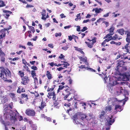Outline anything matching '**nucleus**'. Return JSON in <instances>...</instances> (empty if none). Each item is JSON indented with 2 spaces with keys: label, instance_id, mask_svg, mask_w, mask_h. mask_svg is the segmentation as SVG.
Masks as SVG:
<instances>
[{
  "label": "nucleus",
  "instance_id": "603ef678",
  "mask_svg": "<svg viewBox=\"0 0 130 130\" xmlns=\"http://www.w3.org/2000/svg\"><path fill=\"white\" fill-rule=\"evenodd\" d=\"M45 118L46 119V120L47 121H49V122L51 121V118L50 117H48L46 116L45 117Z\"/></svg>",
  "mask_w": 130,
  "mask_h": 130
},
{
  "label": "nucleus",
  "instance_id": "ea45409f",
  "mask_svg": "<svg viewBox=\"0 0 130 130\" xmlns=\"http://www.w3.org/2000/svg\"><path fill=\"white\" fill-rule=\"evenodd\" d=\"M9 108L11 110L12 109V107L13 106V103L11 102L8 105Z\"/></svg>",
  "mask_w": 130,
  "mask_h": 130
},
{
  "label": "nucleus",
  "instance_id": "f8f14e48",
  "mask_svg": "<svg viewBox=\"0 0 130 130\" xmlns=\"http://www.w3.org/2000/svg\"><path fill=\"white\" fill-rule=\"evenodd\" d=\"M71 91V90L69 87H68V88H67L66 89L65 92L66 95L63 98V99L64 100H66L70 94L71 93L70 91Z\"/></svg>",
  "mask_w": 130,
  "mask_h": 130
},
{
  "label": "nucleus",
  "instance_id": "680f3d73",
  "mask_svg": "<svg viewBox=\"0 0 130 130\" xmlns=\"http://www.w3.org/2000/svg\"><path fill=\"white\" fill-rule=\"evenodd\" d=\"M93 115L91 113H89L88 114V116L89 117V118H90V119H91L93 118Z\"/></svg>",
  "mask_w": 130,
  "mask_h": 130
},
{
  "label": "nucleus",
  "instance_id": "b1692460",
  "mask_svg": "<svg viewBox=\"0 0 130 130\" xmlns=\"http://www.w3.org/2000/svg\"><path fill=\"white\" fill-rule=\"evenodd\" d=\"M123 79L125 81H128L129 80V78L130 76V75H127L126 74H123Z\"/></svg>",
  "mask_w": 130,
  "mask_h": 130
},
{
  "label": "nucleus",
  "instance_id": "58836bf2",
  "mask_svg": "<svg viewBox=\"0 0 130 130\" xmlns=\"http://www.w3.org/2000/svg\"><path fill=\"white\" fill-rule=\"evenodd\" d=\"M78 67L79 68L83 69H88V68L87 67H85V65H82L80 66H79Z\"/></svg>",
  "mask_w": 130,
  "mask_h": 130
},
{
  "label": "nucleus",
  "instance_id": "20e7f679",
  "mask_svg": "<svg viewBox=\"0 0 130 130\" xmlns=\"http://www.w3.org/2000/svg\"><path fill=\"white\" fill-rule=\"evenodd\" d=\"M25 113L27 116L32 117L35 116L36 113L34 110L30 108L27 109L25 111Z\"/></svg>",
  "mask_w": 130,
  "mask_h": 130
},
{
  "label": "nucleus",
  "instance_id": "bb28decb",
  "mask_svg": "<svg viewBox=\"0 0 130 130\" xmlns=\"http://www.w3.org/2000/svg\"><path fill=\"white\" fill-rule=\"evenodd\" d=\"M118 32L122 35H124V32H125L123 28H121L117 30Z\"/></svg>",
  "mask_w": 130,
  "mask_h": 130
},
{
  "label": "nucleus",
  "instance_id": "bf43d9fd",
  "mask_svg": "<svg viewBox=\"0 0 130 130\" xmlns=\"http://www.w3.org/2000/svg\"><path fill=\"white\" fill-rule=\"evenodd\" d=\"M73 36H74L73 39H74L75 42H76V38L77 39H78V37L77 36H75L74 35H73Z\"/></svg>",
  "mask_w": 130,
  "mask_h": 130
},
{
  "label": "nucleus",
  "instance_id": "dca6fc26",
  "mask_svg": "<svg viewBox=\"0 0 130 130\" xmlns=\"http://www.w3.org/2000/svg\"><path fill=\"white\" fill-rule=\"evenodd\" d=\"M112 105H107L105 107V110L106 113L107 111L111 112L112 110Z\"/></svg>",
  "mask_w": 130,
  "mask_h": 130
},
{
  "label": "nucleus",
  "instance_id": "0e129e2a",
  "mask_svg": "<svg viewBox=\"0 0 130 130\" xmlns=\"http://www.w3.org/2000/svg\"><path fill=\"white\" fill-rule=\"evenodd\" d=\"M106 43V42L104 40L103 42L102 43L101 45H102L103 46V47H105V44Z\"/></svg>",
  "mask_w": 130,
  "mask_h": 130
},
{
  "label": "nucleus",
  "instance_id": "393cba45",
  "mask_svg": "<svg viewBox=\"0 0 130 130\" xmlns=\"http://www.w3.org/2000/svg\"><path fill=\"white\" fill-rule=\"evenodd\" d=\"M46 75L48 79H50L52 78V75L51 74L50 72L47 71L46 72Z\"/></svg>",
  "mask_w": 130,
  "mask_h": 130
},
{
  "label": "nucleus",
  "instance_id": "a18cd8bd",
  "mask_svg": "<svg viewBox=\"0 0 130 130\" xmlns=\"http://www.w3.org/2000/svg\"><path fill=\"white\" fill-rule=\"evenodd\" d=\"M31 69L33 70H37V67L35 66H32L31 67Z\"/></svg>",
  "mask_w": 130,
  "mask_h": 130
},
{
  "label": "nucleus",
  "instance_id": "49530a36",
  "mask_svg": "<svg viewBox=\"0 0 130 130\" xmlns=\"http://www.w3.org/2000/svg\"><path fill=\"white\" fill-rule=\"evenodd\" d=\"M87 29V28L86 27H83V29H82L80 31L82 32H84Z\"/></svg>",
  "mask_w": 130,
  "mask_h": 130
},
{
  "label": "nucleus",
  "instance_id": "cd10ccee",
  "mask_svg": "<svg viewBox=\"0 0 130 130\" xmlns=\"http://www.w3.org/2000/svg\"><path fill=\"white\" fill-rule=\"evenodd\" d=\"M2 123L4 124L5 126H8L10 125V123L9 121L5 122L3 120L2 121Z\"/></svg>",
  "mask_w": 130,
  "mask_h": 130
},
{
  "label": "nucleus",
  "instance_id": "2f4dec72",
  "mask_svg": "<svg viewBox=\"0 0 130 130\" xmlns=\"http://www.w3.org/2000/svg\"><path fill=\"white\" fill-rule=\"evenodd\" d=\"M21 97L23 98H24V99H25V100H28V95L26 93H23L22 94H21Z\"/></svg>",
  "mask_w": 130,
  "mask_h": 130
},
{
  "label": "nucleus",
  "instance_id": "864d4df0",
  "mask_svg": "<svg viewBox=\"0 0 130 130\" xmlns=\"http://www.w3.org/2000/svg\"><path fill=\"white\" fill-rule=\"evenodd\" d=\"M60 55V56L59 57V58L60 59H62L64 58L65 57V56L63 55L62 54H61Z\"/></svg>",
  "mask_w": 130,
  "mask_h": 130
},
{
  "label": "nucleus",
  "instance_id": "a19ab883",
  "mask_svg": "<svg viewBox=\"0 0 130 130\" xmlns=\"http://www.w3.org/2000/svg\"><path fill=\"white\" fill-rule=\"evenodd\" d=\"M54 87H52L51 88H49L48 87L47 91H53L54 89Z\"/></svg>",
  "mask_w": 130,
  "mask_h": 130
},
{
  "label": "nucleus",
  "instance_id": "69168bd1",
  "mask_svg": "<svg viewBox=\"0 0 130 130\" xmlns=\"http://www.w3.org/2000/svg\"><path fill=\"white\" fill-rule=\"evenodd\" d=\"M48 46L49 47L53 48V45L52 44H48Z\"/></svg>",
  "mask_w": 130,
  "mask_h": 130
},
{
  "label": "nucleus",
  "instance_id": "c03bdc74",
  "mask_svg": "<svg viewBox=\"0 0 130 130\" xmlns=\"http://www.w3.org/2000/svg\"><path fill=\"white\" fill-rule=\"evenodd\" d=\"M61 36V32L58 33H56L55 34V36L57 37L58 36H60V37Z\"/></svg>",
  "mask_w": 130,
  "mask_h": 130
},
{
  "label": "nucleus",
  "instance_id": "72a5a7b5",
  "mask_svg": "<svg viewBox=\"0 0 130 130\" xmlns=\"http://www.w3.org/2000/svg\"><path fill=\"white\" fill-rule=\"evenodd\" d=\"M18 74L20 75L21 78L24 76V72H23L20 71H19L18 72Z\"/></svg>",
  "mask_w": 130,
  "mask_h": 130
},
{
  "label": "nucleus",
  "instance_id": "4be33fe9",
  "mask_svg": "<svg viewBox=\"0 0 130 130\" xmlns=\"http://www.w3.org/2000/svg\"><path fill=\"white\" fill-rule=\"evenodd\" d=\"M46 106V104L45 102H44L42 101L41 103V105L39 107L41 110H42L44 107Z\"/></svg>",
  "mask_w": 130,
  "mask_h": 130
},
{
  "label": "nucleus",
  "instance_id": "6e6552de",
  "mask_svg": "<svg viewBox=\"0 0 130 130\" xmlns=\"http://www.w3.org/2000/svg\"><path fill=\"white\" fill-rule=\"evenodd\" d=\"M5 53L2 51L1 48H0V57L1 61L4 63L5 61Z\"/></svg>",
  "mask_w": 130,
  "mask_h": 130
},
{
  "label": "nucleus",
  "instance_id": "338daca9",
  "mask_svg": "<svg viewBox=\"0 0 130 130\" xmlns=\"http://www.w3.org/2000/svg\"><path fill=\"white\" fill-rule=\"evenodd\" d=\"M77 28L76 29V30L78 32L80 31V26H77Z\"/></svg>",
  "mask_w": 130,
  "mask_h": 130
},
{
  "label": "nucleus",
  "instance_id": "8fccbe9b",
  "mask_svg": "<svg viewBox=\"0 0 130 130\" xmlns=\"http://www.w3.org/2000/svg\"><path fill=\"white\" fill-rule=\"evenodd\" d=\"M103 23H104V24L106 25V27H108L109 25V23L108 22H106V21H103Z\"/></svg>",
  "mask_w": 130,
  "mask_h": 130
},
{
  "label": "nucleus",
  "instance_id": "a211bd4d",
  "mask_svg": "<svg viewBox=\"0 0 130 130\" xmlns=\"http://www.w3.org/2000/svg\"><path fill=\"white\" fill-rule=\"evenodd\" d=\"M128 43L126 45L124 46V47H123V48L125 49L126 50V52L127 53H130V46H129V43Z\"/></svg>",
  "mask_w": 130,
  "mask_h": 130
},
{
  "label": "nucleus",
  "instance_id": "3c124183",
  "mask_svg": "<svg viewBox=\"0 0 130 130\" xmlns=\"http://www.w3.org/2000/svg\"><path fill=\"white\" fill-rule=\"evenodd\" d=\"M22 62L23 64H27L28 65L29 64L27 63V62L24 59H23L22 60Z\"/></svg>",
  "mask_w": 130,
  "mask_h": 130
},
{
  "label": "nucleus",
  "instance_id": "4468645a",
  "mask_svg": "<svg viewBox=\"0 0 130 130\" xmlns=\"http://www.w3.org/2000/svg\"><path fill=\"white\" fill-rule=\"evenodd\" d=\"M121 106L118 105H116L115 106V109L116 110V112L118 111L120 112L123 110Z\"/></svg>",
  "mask_w": 130,
  "mask_h": 130
},
{
  "label": "nucleus",
  "instance_id": "412c9836",
  "mask_svg": "<svg viewBox=\"0 0 130 130\" xmlns=\"http://www.w3.org/2000/svg\"><path fill=\"white\" fill-rule=\"evenodd\" d=\"M106 113L104 111H102L101 112L100 114L99 115V117L100 120L103 119Z\"/></svg>",
  "mask_w": 130,
  "mask_h": 130
},
{
  "label": "nucleus",
  "instance_id": "f3484780",
  "mask_svg": "<svg viewBox=\"0 0 130 130\" xmlns=\"http://www.w3.org/2000/svg\"><path fill=\"white\" fill-rule=\"evenodd\" d=\"M78 115L79 116V117L82 120H84L85 119L86 115L85 114H83L81 112H79L78 113Z\"/></svg>",
  "mask_w": 130,
  "mask_h": 130
},
{
  "label": "nucleus",
  "instance_id": "7c9ffc66",
  "mask_svg": "<svg viewBox=\"0 0 130 130\" xmlns=\"http://www.w3.org/2000/svg\"><path fill=\"white\" fill-rule=\"evenodd\" d=\"M78 58L81 61H83L85 62H87V57H86L83 58L82 57L79 56L78 57Z\"/></svg>",
  "mask_w": 130,
  "mask_h": 130
},
{
  "label": "nucleus",
  "instance_id": "39448f33",
  "mask_svg": "<svg viewBox=\"0 0 130 130\" xmlns=\"http://www.w3.org/2000/svg\"><path fill=\"white\" fill-rule=\"evenodd\" d=\"M117 61L118 62L117 64V65L116 67L115 70L116 71L120 72V67H123L124 66L125 62L123 61L119 60H118Z\"/></svg>",
  "mask_w": 130,
  "mask_h": 130
},
{
  "label": "nucleus",
  "instance_id": "c85d7f7f",
  "mask_svg": "<svg viewBox=\"0 0 130 130\" xmlns=\"http://www.w3.org/2000/svg\"><path fill=\"white\" fill-rule=\"evenodd\" d=\"M113 35L112 34H111L109 33L107 34L105 37H104L103 38V39H105L106 38H108L109 39H111V40L112 39V36Z\"/></svg>",
  "mask_w": 130,
  "mask_h": 130
},
{
  "label": "nucleus",
  "instance_id": "4c0bfd02",
  "mask_svg": "<svg viewBox=\"0 0 130 130\" xmlns=\"http://www.w3.org/2000/svg\"><path fill=\"white\" fill-rule=\"evenodd\" d=\"M121 68L122 69H120V72H122L123 71H126L127 70V68L126 67L123 66V67H122Z\"/></svg>",
  "mask_w": 130,
  "mask_h": 130
},
{
  "label": "nucleus",
  "instance_id": "4d7b16f0",
  "mask_svg": "<svg viewBox=\"0 0 130 130\" xmlns=\"http://www.w3.org/2000/svg\"><path fill=\"white\" fill-rule=\"evenodd\" d=\"M58 104V103L57 101L56 100L54 102V106H57Z\"/></svg>",
  "mask_w": 130,
  "mask_h": 130
},
{
  "label": "nucleus",
  "instance_id": "aec40b11",
  "mask_svg": "<svg viewBox=\"0 0 130 130\" xmlns=\"http://www.w3.org/2000/svg\"><path fill=\"white\" fill-rule=\"evenodd\" d=\"M103 9L101 8H93V9L92 11H95V12L96 13H99L101 12L102 11H103Z\"/></svg>",
  "mask_w": 130,
  "mask_h": 130
},
{
  "label": "nucleus",
  "instance_id": "9d476101",
  "mask_svg": "<svg viewBox=\"0 0 130 130\" xmlns=\"http://www.w3.org/2000/svg\"><path fill=\"white\" fill-rule=\"evenodd\" d=\"M3 12L5 13L3 14V15L7 19H8V17L10 16V14H12L11 11L7 10H3Z\"/></svg>",
  "mask_w": 130,
  "mask_h": 130
},
{
  "label": "nucleus",
  "instance_id": "1a4fd4ad",
  "mask_svg": "<svg viewBox=\"0 0 130 130\" xmlns=\"http://www.w3.org/2000/svg\"><path fill=\"white\" fill-rule=\"evenodd\" d=\"M125 34L126 35V42L130 43V30H127L125 31Z\"/></svg>",
  "mask_w": 130,
  "mask_h": 130
},
{
  "label": "nucleus",
  "instance_id": "79ce46f5",
  "mask_svg": "<svg viewBox=\"0 0 130 130\" xmlns=\"http://www.w3.org/2000/svg\"><path fill=\"white\" fill-rule=\"evenodd\" d=\"M8 99L6 97H4L3 98V101L4 103H6L8 101Z\"/></svg>",
  "mask_w": 130,
  "mask_h": 130
},
{
  "label": "nucleus",
  "instance_id": "7ed1b4c3",
  "mask_svg": "<svg viewBox=\"0 0 130 130\" xmlns=\"http://www.w3.org/2000/svg\"><path fill=\"white\" fill-rule=\"evenodd\" d=\"M5 108L4 109V111L5 112L4 116H6V119L9 118V115L10 113H12L13 111L11 110L8 107V104H6L5 106Z\"/></svg>",
  "mask_w": 130,
  "mask_h": 130
},
{
  "label": "nucleus",
  "instance_id": "ddd939ff",
  "mask_svg": "<svg viewBox=\"0 0 130 130\" xmlns=\"http://www.w3.org/2000/svg\"><path fill=\"white\" fill-rule=\"evenodd\" d=\"M46 11L45 10L43 9L42 10V17L41 19L43 20H45L46 18L49 17V16L47 13V15L46 16Z\"/></svg>",
  "mask_w": 130,
  "mask_h": 130
},
{
  "label": "nucleus",
  "instance_id": "5fc2aeb1",
  "mask_svg": "<svg viewBox=\"0 0 130 130\" xmlns=\"http://www.w3.org/2000/svg\"><path fill=\"white\" fill-rule=\"evenodd\" d=\"M69 77L70 78L69 80V84L71 85L72 84V80L71 79L70 76Z\"/></svg>",
  "mask_w": 130,
  "mask_h": 130
},
{
  "label": "nucleus",
  "instance_id": "5701e85b",
  "mask_svg": "<svg viewBox=\"0 0 130 130\" xmlns=\"http://www.w3.org/2000/svg\"><path fill=\"white\" fill-rule=\"evenodd\" d=\"M115 29V27L114 26H112L107 30L108 31L109 33L111 34H112L113 35L114 33V31Z\"/></svg>",
  "mask_w": 130,
  "mask_h": 130
},
{
  "label": "nucleus",
  "instance_id": "9b49d317",
  "mask_svg": "<svg viewBox=\"0 0 130 130\" xmlns=\"http://www.w3.org/2000/svg\"><path fill=\"white\" fill-rule=\"evenodd\" d=\"M11 113L12 115H10V113L9 114V116L10 117V120L15 122V121L17 120L16 114L15 112H13Z\"/></svg>",
  "mask_w": 130,
  "mask_h": 130
},
{
  "label": "nucleus",
  "instance_id": "c756f323",
  "mask_svg": "<svg viewBox=\"0 0 130 130\" xmlns=\"http://www.w3.org/2000/svg\"><path fill=\"white\" fill-rule=\"evenodd\" d=\"M74 48H75V50H76L79 52L81 53L83 55H84L85 53L84 52L82 51V50L81 49L77 47H74Z\"/></svg>",
  "mask_w": 130,
  "mask_h": 130
},
{
  "label": "nucleus",
  "instance_id": "774afa93",
  "mask_svg": "<svg viewBox=\"0 0 130 130\" xmlns=\"http://www.w3.org/2000/svg\"><path fill=\"white\" fill-rule=\"evenodd\" d=\"M35 92L36 93H35L34 95L35 97H37L39 96V95L38 93L37 92L35 91Z\"/></svg>",
  "mask_w": 130,
  "mask_h": 130
},
{
  "label": "nucleus",
  "instance_id": "de8ad7c7",
  "mask_svg": "<svg viewBox=\"0 0 130 130\" xmlns=\"http://www.w3.org/2000/svg\"><path fill=\"white\" fill-rule=\"evenodd\" d=\"M79 34H81V35L82 36L81 37L82 38H84V36H85V33H82L81 32H79L78 33Z\"/></svg>",
  "mask_w": 130,
  "mask_h": 130
},
{
  "label": "nucleus",
  "instance_id": "473e14b6",
  "mask_svg": "<svg viewBox=\"0 0 130 130\" xmlns=\"http://www.w3.org/2000/svg\"><path fill=\"white\" fill-rule=\"evenodd\" d=\"M6 6L4 1L2 0H0V7H3Z\"/></svg>",
  "mask_w": 130,
  "mask_h": 130
},
{
  "label": "nucleus",
  "instance_id": "f257e3e1",
  "mask_svg": "<svg viewBox=\"0 0 130 130\" xmlns=\"http://www.w3.org/2000/svg\"><path fill=\"white\" fill-rule=\"evenodd\" d=\"M0 78L1 77L5 81L9 82L11 83L12 81L11 80H8L7 78L9 76V74H11L10 71L8 69L5 70L3 67H0Z\"/></svg>",
  "mask_w": 130,
  "mask_h": 130
},
{
  "label": "nucleus",
  "instance_id": "2eb2a0df",
  "mask_svg": "<svg viewBox=\"0 0 130 130\" xmlns=\"http://www.w3.org/2000/svg\"><path fill=\"white\" fill-rule=\"evenodd\" d=\"M122 39V37L121 36L119 37L117 34H115L112 37V40H120Z\"/></svg>",
  "mask_w": 130,
  "mask_h": 130
},
{
  "label": "nucleus",
  "instance_id": "13d9d810",
  "mask_svg": "<svg viewBox=\"0 0 130 130\" xmlns=\"http://www.w3.org/2000/svg\"><path fill=\"white\" fill-rule=\"evenodd\" d=\"M90 21V20L89 19H88L86 20H84L83 23H87Z\"/></svg>",
  "mask_w": 130,
  "mask_h": 130
},
{
  "label": "nucleus",
  "instance_id": "f704fd0d",
  "mask_svg": "<svg viewBox=\"0 0 130 130\" xmlns=\"http://www.w3.org/2000/svg\"><path fill=\"white\" fill-rule=\"evenodd\" d=\"M0 33L1 34V35H3V37H5L6 36V32L5 31L4 29H2L0 31Z\"/></svg>",
  "mask_w": 130,
  "mask_h": 130
},
{
  "label": "nucleus",
  "instance_id": "e433bc0d",
  "mask_svg": "<svg viewBox=\"0 0 130 130\" xmlns=\"http://www.w3.org/2000/svg\"><path fill=\"white\" fill-rule=\"evenodd\" d=\"M10 96L13 99L15 98V94L14 93H10L9 94Z\"/></svg>",
  "mask_w": 130,
  "mask_h": 130
},
{
  "label": "nucleus",
  "instance_id": "6ab92c4d",
  "mask_svg": "<svg viewBox=\"0 0 130 130\" xmlns=\"http://www.w3.org/2000/svg\"><path fill=\"white\" fill-rule=\"evenodd\" d=\"M24 88L21 86L18 87V89L17 91V92L18 93H20L22 92H25V91Z\"/></svg>",
  "mask_w": 130,
  "mask_h": 130
},
{
  "label": "nucleus",
  "instance_id": "c9c22d12",
  "mask_svg": "<svg viewBox=\"0 0 130 130\" xmlns=\"http://www.w3.org/2000/svg\"><path fill=\"white\" fill-rule=\"evenodd\" d=\"M123 91V90L122 89V88L120 87L119 88L118 91H117V94H119V92L120 93H122Z\"/></svg>",
  "mask_w": 130,
  "mask_h": 130
},
{
  "label": "nucleus",
  "instance_id": "f03ea898",
  "mask_svg": "<svg viewBox=\"0 0 130 130\" xmlns=\"http://www.w3.org/2000/svg\"><path fill=\"white\" fill-rule=\"evenodd\" d=\"M87 41H85V43L89 48H92L94 44L96 42V38L94 37L92 39L87 38Z\"/></svg>",
  "mask_w": 130,
  "mask_h": 130
},
{
  "label": "nucleus",
  "instance_id": "a878e982",
  "mask_svg": "<svg viewBox=\"0 0 130 130\" xmlns=\"http://www.w3.org/2000/svg\"><path fill=\"white\" fill-rule=\"evenodd\" d=\"M55 94V93L54 91L50 92L48 93V96L47 95V96L48 98L51 99V96Z\"/></svg>",
  "mask_w": 130,
  "mask_h": 130
},
{
  "label": "nucleus",
  "instance_id": "e2e57ef3",
  "mask_svg": "<svg viewBox=\"0 0 130 130\" xmlns=\"http://www.w3.org/2000/svg\"><path fill=\"white\" fill-rule=\"evenodd\" d=\"M64 106H66L67 107H69L70 106V104L69 103L68 104L66 103H65L64 104Z\"/></svg>",
  "mask_w": 130,
  "mask_h": 130
},
{
  "label": "nucleus",
  "instance_id": "423d86ee",
  "mask_svg": "<svg viewBox=\"0 0 130 130\" xmlns=\"http://www.w3.org/2000/svg\"><path fill=\"white\" fill-rule=\"evenodd\" d=\"M21 80V84L24 85L28 84L30 81L27 75L22 77Z\"/></svg>",
  "mask_w": 130,
  "mask_h": 130
},
{
  "label": "nucleus",
  "instance_id": "052dcab7",
  "mask_svg": "<svg viewBox=\"0 0 130 130\" xmlns=\"http://www.w3.org/2000/svg\"><path fill=\"white\" fill-rule=\"evenodd\" d=\"M27 44L28 46L31 45L32 46H33V43L30 42H28L27 43Z\"/></svg>",
  "mask_w": 130,
  "mask_h": 130
},
{
  "label": "nucleus",
  "instance_id": "09e8293b",
  "mask_svg": "<svg viewBox=\"0 0 130 130\" xmlns=\"http://www.w3.org/2000/svg\"><path fill=\"white\" fill-rule=\"evenodd\" d=\"M74 36H73V35H72V36H68V39L70 41H71L72 39H73Z\"/></svg>",
  "mask_w": 130,
  "mask_h": 130
},
{
  "label": "nucleus",
  "instance_id": "6e6d98bb",
  "mask_svg": "<svg viewBox=\"0 0 130 130\" xmlns=\"http://www.w3.org/2000/svg\"><path fill=\"white\" fill-rule=\"evenodd\" d=\"M66 64H63V65H64L63 66L64 67L67 68V66H69L70 64L68 63H66Z\"/></svg>",
  "mask_w": 130,
  "mask_h": 130
},
{
  "label": "nucleus",
  "instance_id": "0eeeda50",
  "mask_svg": "<svg viewBox=\"0 0 130 130\" xmlns=\"http://www.w3.org/2000/svg\"><path fill=\"white\" fill-rule=\"evenodd\" d=\"M108 123L107 127L106 128V130H109L110 127V125L115 122V120L114 119H112V117L108 118L107 120Z\"/></svg>",
  "mask_w": 130,
  "mask_h": 130
},
{
  "label": "nucleus",
  "instance_id": "37998d69",
  "mask_svg": "<svg viewBox=\"0 0 130 130\" xmlns=\"http://www.w3.org/2000/svg\"><path fill=\"white\" fill-rule=\"evenodd\" d=\"M31 75L32 77H34L35 76H36V73L34 70H32L31 71Z\"/></svg>",
  "mask_w": 130,
  "mask_h": 130
}]
</instances>
